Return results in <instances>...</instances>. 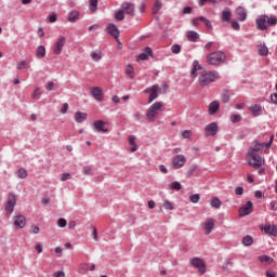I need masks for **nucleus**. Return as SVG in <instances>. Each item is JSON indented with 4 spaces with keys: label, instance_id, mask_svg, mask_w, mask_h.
<instances>
[{
    "label": "nucleus",
    "instance_id": "1",
    "mask_svg": "<svg viewBox=\"0 0 277 277\" xmlns=\"http://www.w3.org/2000/svg\"><path fill=\"white\" fill-rule=\"evenodd\" d=\"M269 142L268 143H261L259 141H254L252 146L249 148L247 154V161L249 166H252V168L259 169L263 163H265V160L259 154L267 153L269 148H272V142H274V135H268Z\"/></svg>",
    "mask_w": 277,
    "mask_h": 277
},
{
    "label": "nucleus",
    "instance_id": "2",
    "mask_svg": "<svg viewBox=\"0 0 277 277\" xmlns=\"http://www.w3.org/2000/svg\"><path fill=\"white\" fill-rule=\"evenodd\" d=\"M199 72V84L205 87L209 85V83H213L214 81H217L220 79V74L217 71H207L202 68V65L198 61H194L193 68L190 70V77L193 79H196L198 77Z\"/></svg>",
    "mask_w": 277,
    "mask_h": 277
},
{
    "label": "nucleus",
    "instance_id": "3",
    "mask_svg": "<svg viewBox=\"0 0 277 277\" xmlns=\"http://www.w3.org/2000/svg\"><path fill=\"white\" fill-rule=\"evenodd\" d=\"M226 63V53L223 51L212 52L207 55V64L210 66H222Z\"/></svg>",
    "mask_w": 277,
    "mask_h": 277
},
{
    "label": "nucleus",
    "instance_id": "4",
    "mask_svg": "<svg viewBox=\"0 0 277 277\" xmlns=\"http://www.w3.org/2000/svg\"><path fill=\"white\" fill-rule=\"evenodd\" d=\"M256 27L260 31H265L268 27H274L277 24L276 17L267 15H260L255 21Z\"/></svg>",
    "mask_w": 277,
    "mask_h": 277
},
{
    "label": "nucleus",
    "instance_id": "5",
    "mask_svg": "<svg viewBox=\"0 0 277 277\" xmlns=\"http://www.w3.org/2000/svg\"><path fill=\"white\" fill-rule=\"evenodd\" d=\"M166 107L162 102L154 103L146 111V118L149 122H155V118L159 116V111H163Z\"/></svg>",
    "mask_w": 277,
    "mask_h": 277
},
{
    "label": "nucleus",
    "instance_id": "6",
    "mask_svg": "<svg viewBox=\"0 0 277 277\" xmlns=\"http://www.w3.org/2000/svg\"><path fill=\"white\" fill-rule=\"evenodd\" d=\"M64 47H66V37L60 36L54 44L52 45V52L54 55H62V51H64Z\"/></svg>",
    "mask_w": 277,
    "mask_h": 277
},
{
    "label": "nucleus",
    "instance_id": "7",
    "mask_svg": "<svg viewBox=\"0 0 277 277\" xmlns=\"http://www.w3.org/2000/svg\"><path fill=\"white\" fill-rule=\"evenodd\" d=\"M144 92L145 94H149L148 103H153L155 98H158L161 88L158 84H154L151 88L145 89Z\"/></svg>",
    "mask_w": 277,
    "mask_h": 277
},
{
    "label": "nucleus",
    "instance_id": "8",
    "mask_svg": "<svg viewBox=\"0 0 277 277\" xmlns=\"http://www.w3.org/2000/svg\"><path fill=\"white\" fill-rule=\"evenodd\" d=\"M14 207H16V195L10 193L5 203V211L8 213H14Z\"/></svg>",
    "mask_w": 277,
    "mask_h": 277
},
{
    "label": "nucleus",
    "instance_id": "9",
    "mask_svg": "<svg viewBox=\"0 0 277 277\" xmlns=\"http://www.w3.org/2000/svg\"><path fill=\"white\" fill-rule=\"evenodd\" d=\"M190 264L193 265V267H196L198 272H200V274H205V272H207V265L205 264V261H202V259L200 258H194L193 260H190Z\"/></svg>",
    "mask_w": 277,
    "mask_h": 277
},
{
    "label": "nucleus",
    "instance_id": "10",
    "mask_svg": "<svg viewBox=\"0 0 277 277\" xmlns=\"http://www.w3.org/2000/svg\"><path fill=\"white\" fill-rule=\"evenodd\" d=\"M185 163H187V158L183 155H176L172 161V166L175 168V170L183 168Z\"/></svg>",
    "mask_w": 277,
    "mask_h": 277
},
{
    "label": "nucleus",
    "instance_id": "11",
    "mask_svg": "<svg viewBox=\"0 0 277 277\" xmlns=\"http://www.w3.org/2000/svg\"><path fill=\"white\" fill-rule=\"evenodd\" d=\"M90 94L97 103H103V89L101 87L91 88Z\"/></svg>",
    "mask_w": 277,
    "mask_h": 277
},
{
    "label": "nucleus",
    "instance_id": "12",
    "mask_svg": "<svg viewBox=\"0 0 277 277\" xmlns=\"http://www.w3.org/2000/svg\"><path fill=\"white\" fill-rule=\"evenodd\" d=\"M253 203L252 201H248L245 206L239 209L240 217H246V215H250L252 213Z\"/></svg>",
    "mask_w": 277,
    "mask_h": 277
},
{
    "label": "nucleus",
    "instance_id": "13",
    "mask_svg": "<svg viewBox=\"0 0 277 277\" xmlns=\"http://www.w3.org/2000/svg\"><path fill=\"white\" fill-rule=\"evenodd\" d=\"M121 11L123 12V14H129L130 16H133L135 12V6L132 3L124 2L121 5Z\"/></svg>",
    "mask_w": 277,
    "mask_h": 277
},
{
    "label": "nucleus",
    "instance_id": "14",
    "mask_svg": "<svg viewBox=\"0 0 277 277\" xmlns=\"http://www.w3.org/2000/svg\"><path fill=\"white\" fill-rule=\"evenodd\" d=\"M206 135H217V123L212 122L206 126Z\"/></svg>",
    "mask_w": 277,
    "mask_h": 277
},
{
    "label": "nucleus",
    "instance_id": "15",
    "mask_svg": "<svg viewBox=\"0 0 277 277\" xmlns=\"http://www.w3.org/2000/svg\"><path fill=\"white\" fill-rule=\"evenodd\" d=\"M236 16L238 18V21H246L248 18V11H246V9H243V6H238L236 9Z\"/></svg>",
    "mask_w": 277,
    "mask_h": 277
},
{
    "label": "nucleus",
    "instance_id": "16",
    "mask_svg": "<svg viewBox=\"0 0 277 277\" xmlns=\"http://www.w3.org/2000/svg\"><path fill=\"white\" fill-rule=\"evenodd\" d=\"M107 123L103 120H97L93 123V127L95 130L98 131V133H107V128H105Z\"/></svg>",
    "mask_w": 277,
    "mask_h": 277
},
{
    "label": "nucleus",
    "instance_id": "17",
    "mask_svg": "<svg viewBox=\"0 0 277 277\" xmlns=\"http://www.w3.org/2000/svg\"><path fill=\"white\" fill-rule=\"evenodd\" d=\"M14 225L18 226V228H25L27 224V220L23 215H16L14 216Z\"/></svg>",
    "mask_w": 277,
    "mask_h": 277
},
{
    "label": "nucleus",
    "instance_id": "18",
    "mask_svg": "<svg viewBox=\"0 0 277 277\" xmlns=\"http://www.w3.org/2000/svg\"><path fill=\"white\" fill-rule=\"evenodd\" d=\"M217 111H220V102L213 101L208 107V113L210 116H214Z\"/></svg>",
    "mask_w": 277,
    "mask_h": 277
},
{
    "label": "nucleus",
    "instance_id": "19",
    "mask_svg": "<svg viewBox=\"0 0 277 277\" xmlns=\"http://www.w3.org/2000/svg\"><path fill=\"white\" fill-rule=\"evenodd\" d=\"M107 31L110 34V36H114L116 40L120 38V30H118V27L115 24H109L107 26Z\"/></svg>",
    "mask_w": 277,
    "mask_h": 277
},
{
    "label": "nucleus",
    "instance_id": "20",
    "mask_svg": "<svg viewBox=\"0 0 277 277\" xmlns=\"http://www.w3.org/2000/svg\"><path fill=\"white\" fill-rule=\"evenodd\" d=\"M151 55H153V50L149 47H147L145 48V51L137 56V61L144 62V60H148V57H150Z\"/></svg>",
    "mask_w": 277,
    "mask_h": 277
},
{
    "label": "nucleus",
    "instance_id": "21",
    "mask_svg": "<svg viewBox=\"0 0 277 277\" xmlns=\"http://www.w3.org/2000/svg\"><path fill=\"white\" fill-rule=\"evenodd\" d=\"M215 226V220L208 219L205 223V230L206 235H211V230H213V227Z\"/></svg>",
    "mask_w": 277,
    "mask_h": 277
},
{
    "label": "nucleus",
    "instance_id": "22",
    "mask_svg": "<svg viewBox=\"0 0 277 277\" xmlns=\"http://www.w3.org/2000/svg\"><path fill=\"white\" fill-rule=\"evenodd\" d=\"M249 109H250L251 114L255 117L261 116V114H263V107L259 104L251 106Z\"/></svg>",
    "mask_w": 277,
    "mask_h": 277
},
{
    "label": "nucleus",
    "instance_id": "23",
    "mask_svg": "<svg viewBox=\"0 0 277 277\" xmlns=\"http://www.w3.org/2000/svg\"><path fill=\"white\" fill-rule=\"evenodd\" d=\"M75 120L78 123L85 122V120H88V114L81 113V111H77L75 114Z\"/></svg>",
    "mask_w": 277,
    "mask_h": 277
},
{
    "label": "nucleus",
    "instance_id": "24",
    "mask_svg": "<svg viewBox=\"0 0 277 277\" xmlns=\"http://www.w3.org/2000/svg\"><path fill=\"white\" fill-rule=\"evenodd\" d=\"M264 233H266V235H273V237H276V235H277L276 225H266L264 227Z\"/></svg>",
    "mask_w": 277,
    "mask_h": 277
},
{
    "label": "nucleus",
    "instance_id": "25",
    "mask_svg": "<svg viewBox=\"0 0 277 277\" xmlns=\"http://www.w3.org/2000/svg\"><path fill=\"white\" fill-rule=\"evenodd\" d=\"M232 15L233 14L230 13V9L226 8L223 10L221 18L223 22L229 23Z\"/></svg>",
    "mask_w": 277,
    "mask_h": 277
},
{
    "label": "nucleus",
    "instance_id": "26",
    "mask_svg": "<svg viewBox=\"0 0 277 277\" xmlns=\"http://www.w3.org/2000/svg\"><path fill=\"white\" fill-rule=\"evenodd\" d=\"M259 261L262 263V265H272V263H274V259L267 255L259 256Z\"/></svg>",
    "mask_w": 277,
    "mask_h": 277
},
{
    "label": "nucleus",
    "instance_id": "27",
    "mask_svg": "<svg viewBox=\"0 0 277 277\" xmlns=\"http://www.w3.org/2000/svg\"><path fill=\"white\" fill-rule=\"evenodd\" d=\"M91 58L93 62H101L103 60V52L100 50L91 52Z\"/></svg>",
    "mask_w": 277,
    "mask_h": 277
},
{
    "label": "nucleus",
    "instance_id": "28",
    "mask_svg": "<svg viewBox=\"0 0 277 277\" xmlns=\"http://www.w3.org/2000/svg\"><path fill=\"white\" fill-rule=\"evenodd\" d=\"M45 55H47V48H44V45H39L37 48L38 60H42V57H45Z\"/></svg>",
    "mask_w": 277,
    "mask_h": 277
},
{
    "label": "nucleus",
    "instance_id": "29",
    "mask_svg": "<svg viewBox=\"0 0 277 277\" xmlns=\"http://www.w3.org/2000/svg\"><path fill=\"white\" fill-rule=\"evenodd\" d=\"M129 145L130 147V151L131 153H135L137 150V144H135V136L130 135L129 136Z\"/></svg>",
    "mask_w": 277,
    "mask_h": 277
},
{
    "label": "nucleus",
    "instance_id": "30",
    "mask_svg": "<svg viewBox=\"0 0 277 277\" xmlns=\"http://www.w3.org/2000/svg\"><path fill=\"white\" fill-rule=\"evenodd\" d=\"M187 38L190 42H196V40L200 38V35L194 30H190L187 32Z\"/></svg>",
    "mask_w": 277,
    "mask_h": 277
},
{
    "label": "nucleus",
    "instance_id": "31",
    "mask_svg": "<svg viewBox=\"0 0 277 277\" xmlns=\"http://www.w3.org/2000/svg\"><path fill=\"white\" fill-rule=\"evenodd\" d=\"M126 75L129 79H133V77H135V69L133 68V65H128L126 67Z\"/></svg>",
    "mask_w": 277,
    "mask_h": 277
},
{
    "label": "nucleus",
    "instance_id": "32",
    "mask_svg": "<svg viewBox=\"0 0 277 277\" xmlns=\"http://www.w3.org/2000/svg\"><path fill=\"white\" fill-rule=\"evenodd\" d=\"M210 206L213 209H220V207H222V201L217 197H213L210 201Z\"/></svg>",
    "mask_w": 277,
    "mask_h": 277
},
{
    "label": "nucleus",
    "instance_id": "33",
    "mask_svg": "<svg viewBox=\"0 0 277 277\" xmlns=\"http://www.w3.org/2000/svg\"><path fill=\"white\" fill-rule=\"evenodd\" d=\"M79 19V11H71L68 16L69 23H75Z\"/></svg>",
    "mask_w": 277,
    "mask_h": 277
},
{
    "label": "nucleus",
    "instance_id": "34",
    "mask_svg": "<svg viewBox=\"0 0 277 277\" xmlns=\"http://www.w3.org/2000/svg\"><path fill=\"white\" fill-rule=\"evenodd\" d=\"M162 207L166 209V211H174V203L168 199L163 201Z\"/></svg>",
    "mask_w": 277,
    "mask_h": 277
},
{
    "label": "nucleus",
    "instance_id": "35",
    "mask_svg": "<svg viewBox=\"0 0 277 277\" xmlns=\"http://www.w3.org/2000/svg\"><path fill=\"white\" fill-rule=\"evenodd\" d=\"M169 188L170 189H173L175 192H181V189L183 188V185H181V182H172L170 185H169Z\"/></svg>",
    "mask_w": 277,
    "mask_h": 277
},
{
    "label": "nucleus",
    "instance_id": "36",
    "mask_svg": "<svg viewBox=\"0 0 277 277\" xmlns=\"http://www.w3.org/2000/svg\"><path fill=\"white\" fill-rule=\"evenodd\" d=\"M242 243H243L245 246H252V243H254V240L252 239L251 236H245V237L242 238Z\"/></svg>",
    "mask_w": 277,
    "mask_h": 277
},
{
    "label": "nucleus",
    "instance_id": "37",
    "mask_svg": "<svg viewBox=\"0 0 277 277\" xmlns=\"http://www.w3.org/2000/svg\"><path fill=\"white\" fill-rule=\"evenodd\" d=\"M258 53H259V55L265 56V55H267V53H269V50L267 49V47L261 45L258 49Z\"/></svg>",
    "mask_w": 277,
    "mask_h": 277
},
{
    "label": "nucleus",
    "instance_id": "38",
    "mask_svg": "<svg viewBox=\"0 0 277 277\" xmlns=\"http://www.w3.org/2000/svg\"><path fill=\"white\" fill-rule=\"evenodd\" d=\"M200 21L201 23H205L208 29H213V24H211V21L207 19V17L200 16Z\"/></svg>",
    "mask_w": 277,
    "mask_h": 277
},
{
    "label": "nucleus",
    "instance_id": "39",
    "mask_svg": "<svg viewBox=\"0 0 277 277\" xmlns=\"http://www.w3.org/2000/svg\"><path fill=\"white\" fill-rule=\"evenodd\" d=\"M16 68L17 70H23L25 68H29V64L26 63V61H21L19 63H17Z\"/></svg>",
    "mask_w": 277,
    "mask_h": 277
},
{
    "label": "nucleus",
    "instance_id": "40",
    "mask_svg": "<svg viewBox=\"0 0 277 277\" xmlns=\"http://www.w3.org/2000/svg\"><path fill=\"white\" fill-rule=\"evenodd\" d=\"M189 200L193 202V205H198V202H200V194L192 195Z\"/></svg>",
    "mask_w": 277,
    "mask_h": 277
},
{
    "label": "nucleus",
    "instance_id": "41",
    "mask_svg": "<svg viewBox=\"0 0 277 277\" xmlns=\"http://www.w3.org/2000/svg\"><path fill=\"white\" fill-rule=\"evenodd\" d=\"M18 179H27V170L21 168L17 172H16Z\"/></svg>",
    "mask_w": 277,
    "mask_h": 277
},
{
    "label": "nucleus",
    "instance_id": "42",
    "mask_svg": "<svg viewBox=\"0 0 277 277\" xmlns=\"http://www.w3.org/2000/svg\"><path fill=\"white\" fill-rule=\"evenodd\" d=\"M159 10H161V0H157L153 8V13L158 14Z\"/></svg>",
    "mask_w": 277,
    "mask_h": 277
},
{
    "label": "nucleus",
    "instance_id": "43",
    "mask_svg": "<svg viewBox=\"0 0 277 277\" xmlns=\"http://www.w3.org/2000/svg\"><path fill=\"white\" fill-rule=\"evenodd\" d=\"M230 101V92L224 91L222 94V102L223 103H228Z\"/></svg>",
    "mask_w": 277,
    "mask_h": 277
},
{
    "label": "nucleus",
    "instance_id": "44",
    "mask_svg": "<svg viewBox=\"0 0 277 277\" xmlns=\"http://www.w3.org/2000/svg\"><path fill=\"white\" fill-rule=\"evenodd\" d=\"M171 51H172V53H174V55H179V53H181V45L180 44H173L171 47Z\"/></svg>",
    "mask_w": 277,
    "mask_h": 277
},
{
    "label": "nucleus",
    "instance_id": "45",
    "mask_svg": "<svg viewBox=\"0 0 277 277\" xmlns=\"http://www.w3.org/2000/svg\"><path fill=\"white\" fill-rule=\"evenodd\" d=\"M116 21H124V11L120 10L115 15Z\"/></svg>",
    "mask_w": 277,
    "mask_h": 277
},
{
    "label": "nucleus",
    "instance_id": "46",
    "mask_svg": "<svg viewBox=\"0 0 277 277\" xmlns=\"http://www.w3.org/2000/svg\"><path fill=\"white\" fill-rule=\"evenodd\" d=\"M29 233L31 235H38V233H40V227L38 225H32L30 226Z\"/></svg>",
    "mask_w": 277,
    "mask_h": 277
},
{
    "label": "nucleus",
    "instance_id": "47",
    "mask_svg": "<svg viewBox=\"0 0 277 277\" xmlns=\"http://www.w3.org/2000/svg\"><path fill=\"white\" fill-rule=\"evenodd\" d=\"M98 5V0H90V9L92 12H96V8Z\"/></svg>",
    "mask_w": 277,
    "mask_h": 277
},
{
    "label": "nucleus",
    "instance_id": "48",
    "mask_svg": "<svg viewBox=\"0 0 277 277\" xmlns=\"http://www.w3.org/2000/svg\"><path fill=\"white\" fill-rule=\"evenodd\" d=\"M31 96L32 98H36V100L40 98V96H42V92H40V88H36Z\"/></svg>",
    "mask_w": 277,
    "mask_h": 277
},
{
    "label": "nucleus",
    "instance_id": "49",
    "mask_svg": "<svg viewBox=\"0 0 277 277\" xmlns=\"http://www.w3.org/2000/svg\"><path fill=\"white\" fill-rule=\"evenodd\" d=\"M45 90H48V92H51V91L55 90V83L53 81H49L45 84Z\"/></svg>",
    "mask_w": 277,
    "mask_h": 277
},
{
    "label": "nucleus",
    "instance_id": "50",
    "mask_svg": "<svg viewBox=\"0 0 277 277\" xmlns=\"http://www.w3.org/2000/svg\"><path fill=\"white\" fill-rule=\"evenodd\" d=\"M82 172H83V174H85L87 176H90V174H92V167H90V166L83 167Z\"/></svg>",
    "mask_w": 277,
    "mask_h": 277
},
{
    "label": "nucleus",
    "instance_id": "51",
    "mask_svg": "<svg viewBox=\"0 0 277 277\" xmlns=\"http://www.w3.org/2000/svg\"><path fill=\"white\" fill-rule=\"evenodd\" d=\"M57 224H58L60 228H66V225L68 224V222L66 221V219H60L57 221Z\"/></svg>",
    "mask_w": 277,
    "mask_h": 277
},
{
    "label": "nucleus",
    "instance_id": "52",
    "mask_svg": "<svg viewBox=\"0 0 277 277\" xmlns=\"http://www.w3.org/2000/svg\"><path fill=\"white\" fill-rule=\"evenodd\" d=\"M182 136L184 137V140H189V137H192V130L183 131Z\"/></svg>",
    "mask_w": 277,
    "mask_h": 277
},
{
    "label": "nucleus",
    "instance_id": "53",
    "mask_svg": "<svg viewBox=\"0 0 277 277\" xmlns=\"http://www.w3.org/2000/svg\"><path fill=\"white\" fill-rule=\"evenodd\" d=\"M230 120H232V122H241V116L240 115H232Z\"/></svg>",
    "mask_w": 277,
    "mask_h": 277
},
{
    "label": "nucleus",
    "instance_id": "54",
    "mask_svg": "<svg viewBox=\"0 0 277 277\" xmlns=\"http://www.w3.org/2000/svg\"><path fill=\"white\" fill-rule=\"evenodd\" d=\"M70 179H72V175H70V173H63L61 181H70Z\"/></svg>",
    "mask_w": 277,
    "mask_h": 277
},
{
    "label": "nucleus",
    "instance_id": "55",
    "mask_svg": "<svg viewBox=\"0 0 277 277\" xmlns=\"http://www.w3.org/2000/svg\"><path fill=\"white\" fill-rule=\"evenodd\" d=\"M232 28L235 29V31H239L241 26L237 22H232Z\"/></svg>",
    "mask_w": 277,
    "mask_h": 277
},
{
    "label": "nucleus",
    "instance_id": "56",
    "mask_svg": "<svg viewBox=\"0 0 277 277\" xmlns=\"http://www.w3.org/2000/svg\"><path fill=\"white\" fill-rule=\"evenodd\" d=\"M235 194L237 196H242L243 195V187H241V186L236 187Z\"/></svg>",
    "mask_w": 277,
    "mask_h": 277
},
{
    "label": "nucleus",
    "instance_id": "57",
    "mask_svg": "<svg viewBox=\"0 0 277 277\" xmlns=\"http://www.w3.org/2000/svg\"><path fill=\"white\" fill-rule=\"evenodd\" d=\"M53 277H66V274L63 271H58L53 274Z\"/></svg>",
    "mask_w": 277,
    "mask_h": 277
},
{
    "label": "nucleus",
    "instance_id": "58",
    "mask_svg": "<svg viewBox=\"0 0 277 277\" xmlns=\"http://www.w3.org/2000/svg\"><path fill=\"white\" fill-rule=\"evenodd\" d=\"M93 239L94 241H98V232L96 230V227H93Z\"/></svg>",
    "mask_w": 277,
    "mask_h": 277
},
{
    "label": "nucleus",
    "instance_id": "59",
    "mask_svg": "<svg viewBox=\"0 0 277 277\" xmlns=\"http://www.w3.org/2000/svg\"><path fill=\"white\" fill-rule=\"evenodd\" d=\"M68 111V103H65L61 108V114H66Z\"/></svg>",
    "mask_w": 277,
    "mask_h": 277
},
{
    "label": "nucleus",
    "instance_id": "60",
    "mask_svg": "<svg viewBox=\"0 0 277 277\" xmlns=\"http://www.w3.org/2000/svg\"><path fill=\"white\" fill-rule=\"evenodd\" d=\"M147 205H148V209H155V207H157V203H155V200H149Z\"/></svg>",
    "mask_w": 277,
    "mask_h": 277
},
{
    "label": "nucleus",
    "instance_id": "61",
    "mask_svg": "<svg viewBox=\"0 0 277 277\" xmlns=\"http://www.w3.org/2000/svg\"><path fill=\"white\" fill-rule=\"evenodd\" d=\"M49 21H50V23H55V22L57 21V15L51 14V15L49 16Z\"/></svg>",
    "mask_w": 277,
    "mask_h": 277
},
{
    "label": "nucleus",
    "instance_id": "62",
    "mask_svg": "<svg viewBox=\"0 0 277 277\" xmlns=\"http://www.w3.org/2000/svg\"><path fill=\"white\" fill-rule=\"evenodd\" d=\"M271 101H272V103L277 105V93H274V94L271 95Z\"/></svg>",
    "mask_w": 277,
    "mask_h": 277
},
{
    "label": "nucleus",
    "instance_id": "63",
    "mask_svg": "<svg viewBox=\"0 0 277 277\" xmlns=\"http://www.w3.org/2000/svg\"><path fill=\"white\" fill-rule=\"evenodd\" d=\"M269 207H271L272 211H277V202L276 201H272Z\"/></svg>",
    "mask_w": 277,
    "mask_h": 277
},
{
    "label": "nucleus",
    "instance_id": "64",
    "mask_svg": "<svg viewBox=\"0 0 277 277\" xmlns=\"http://www.w3.org/2000/svg\"><path fill=\"white\" fill-rule=\"evenodd\" d=\"M266 277H276V273H274L272 271H267L266 272Z\"/></svg>",
    "mask_w": 277,
    "mask_h": 277
}]
</instances>
